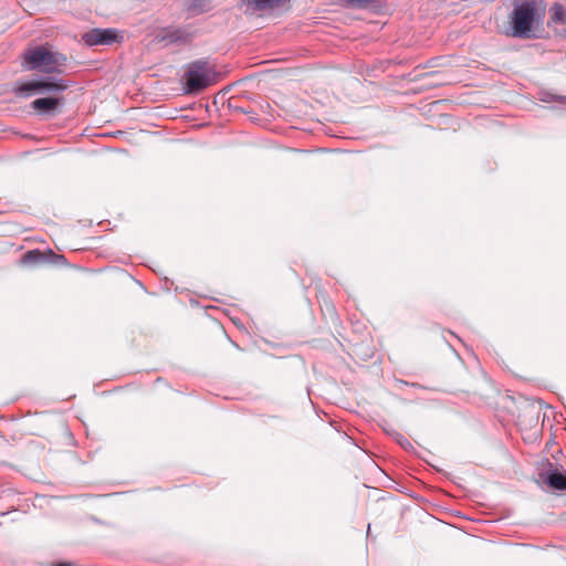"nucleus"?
I'll use <instances>...</instances> for the list:
<instances>
[{
	"mask_svg": "<svg viewBox=\"0 0 566 566\" xmlns=\"http://www.w3.org/2000/svg\"><path fill=\"white\" fill-rule=\"evenodd\" d=\"M211 9V0H188L186 4L187 12L195 17L205 13Z\"/></svg>",
	"mask_w": 566,
	"mask_h": 566,
	"instance_id": "0eeeda50",
	"label": "nucleus"
},
{
	"mask_svg": "<svg viewBox=\"0 0 566 566\" xmlns=\"http://www.w3.org/2000/svg\"><path fill=\"white\" fill-rule=\"evenodd\" d=\"M551 18L554 22L565 23L566 22V11L560 3H554L551 8Z\"/></svg>",
	"mask_w": 566,
	"mask_h": 566,
	"instance_id": "9d476101",
	"label": "nucleus"
},
{
	"mask_svg": "<svg viewBox=\"0 0 566 566\" xmlns=\"http://www.w3.org/2000/svg\"><path fill=\"white\" fill-rule=\"evenodd\" d=\"M216 73L206 61H196L189 64L184 76L185 92L187 94H196L214 82Z\"/></svg>",
	"mask_w": 566,
	"mask_h": 566,
	"instance_id": "7ed1b4c3",
	"label": "nucleus"
},
{
	"mask_svg": "<svg viewBox=\"0 0 566 566\" xmlns=\"http://www.w3.org/2000/svg\"><path fill=\"white\" fill-rule=\"evenodd\" d=\"M67 87V82L60 77H45L19 84L17 93L24 97H29L33 93L61 94Z\"/></svg>",
	"mask_w": 566,
	"mask_h": 566,
	"instance_id": "20e7f679",
	"label": "nucleus"
},
{
	"mask_svg": "<svg viewBox=\"0 0 566 566\" xmlns=\"http://www.w3.org/2000/svg\"><path fill=\"white\" fill-rule=\"evenodd\" d=\"M118 32L115 29H92L82 35V41L88 46L101 44L109 45L118 41Z\"/></svg>",
	"mask_w": 566,
	"mask_h": 566,
	"instance_id": "39448f33",
	"label": "nucleus"
},
{
	"mask_svg": "<svg viewBox=\"0 0 566 566\" xmlns=\"http://www.w3.org/2000/svg\"><path fill=\"white\" fill-rule=\"evenodd\" d=\"M546 482L554 490L566 491V471L548 473Z\"/></svg>",
	"mask_w": 566,
	"mask_h": 566,
	"instance_id": "6e6552de",
	"label": "nucleus"
},
{
	"mask_svg": "<svg viewBox=\"0 0 566 566\" xmlns=\"http://www.w3.org/2000/svg\"><path fill=\"white\" fill-rule=\"evenodd\" d=\"M546 12L543 0H514L510 25L516 38L530 39L533 27L541 23Z\"/></svg>",
	"mask_w": 566,
	"mask_h": 566,
	"instance_id": "f257e3e1",
	"label": "nucleus"
},
{
	"mask_svg": "<svg viewBox=\"0 0 566 566\" xmlns=\"http://www.w3.org/2000/svg\"><path fill=\"white\" fill-rule=\"evenodd\" d=\"M260 10L279 9L290 2V0H251Z\"/></svg>",
	"mask_w": 566,
	"mask_h": 566,
	"instance_id": "1a4fd4ad",
	"label": "nucleus"
},
{
	"mask_svg": "<svg viewBox=\"0 0 566 566\" xmlns=\"http://www.w3.org/2000/svg\"><path fill=\"white\" fill-rule=\"evenodd\" d=\"M63 105L64 98L62 96H49L34 99L31 107L40 114H51Z\"/></svg>",
	"mask_w": 566,
	"mask_h": 566,
	"instance_id": "423d86ee",
	"label": "nucleus"
},
{
	"mask_svg": "<svg viewBox=\"0 0 566 566\" xmlns=\"http://www.w3.org/2000/svg\"><path fill=\"white\" fill-rule=\"evenodd\" d=\"M366 2V0H347V3L355 8L364 7Z\"/></svg>",
	"mask_w": 566,
	"mask_h": 566,
	"instance_id": "f8f14e48",
	"label": "nucleus"
},
{
	"mask_svg": "<svg viewBox=\"0 0 566 566\" xmlns=\"http://www.w3.org/2000/svg\"><path fill=\"white\" fill-rule=\"evenodd\" d=\"M552 99H553V97H552V95H551V94H548V93H543V94L541 95V101H542V102H551Z\"/></svg>",
	"mask_w": 566,
	"mask_h": 566,
	"instance_id": "ddd939ff",
	"label": "nucleus"
},
{
	"mask_svg": "<svg viewBox=\"0 0 566 566\" xmlns=\"http://www.w3.org/2000/svg\"><path fill=\"white\" fill-rule=\"evenodd\" d=\"M66 57L63 54L50 51L44 46H39L24 53L23 66L27 70L53 73L57 71L59 66L64 65Z\"/></svg>",
	"mask_w": 566,
	"mask_h": 566,
	"instance_id": "f03ea898",
	"label": "nucleus"
},
{
	"mask_svg": "<svg viewBox=\"0 0 566 566\" xmlns=\"http://www.w3.org/2000/svg\"><path fill=\"white\" fill-rule=\"evenodd\" d=\"M43 260V255L39 250H31L28 251L24 255L22 261L28 264L38 263Z\"/></svg>",
	"mask_w": 566,
	"mask_h": 566,
	"instance_id": "9b49d317",
	"label": "nucleus"
}]
</instances>
